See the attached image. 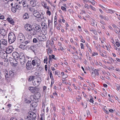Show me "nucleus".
Here are the masks:
<instances>
[{
    "label": "nucleus",
    "instance_id": "obj_1",
    "mask_svg": "<svg viewBox=\"0 0 120 120\" xmlns=\"http://www.w3.org/2000/svg\"><path fill=\"white\" fill-rule=\"evenodd\" d=\"M28 116L25 117L26 120H36V114L32 112H29Z\"/></svg>",
    "mask_w": 120,
    "mask_h": 120
},
{
    "label": "nucleus",
    "instance_id": "obj_2",
    "mask_svg": "<svg viewBox=\"0 0 120 120\" xmlns=\"http://www.w3.org/2000/svg\"><path fill=\"white\" fill-rule=\"evenodd\" d=\"M25 29L27 31L30 32V34L32 35L35 34L33 30V28L32 27L31 25L30 24H26L25 26Z\"/></svg>",
    "mask_w": 120,
    "mask_h": 120
},
{
    "label": "nucleus",
    "instance_id": "obj_3",
    "mask_svg": "<svg viewBox=\"0 0 120 120\" xmlns=\"http://www.w3.org/2000/svg\"><path fill=\"white\" fill-rule=\"evenodd\" d=\"M8 41L10 44L13 43L15 41V37L14 34L12 32H10L8 36Z\"/></svg>",
    "mask_w": 120,
    "mask_h": 120
},
{
    "label": "nucleus",
    "instance_id": "obj_4",
    "mask_svg": "<svg viewBox=\"0 0 120 120\" xmlns=\"http://www.w3.org/2000/svg\"><path fill=\"white\" fill-rule=\"evenodd\" d=\"M19 57L21 63L23 65L26 62L27 60L25 58L24 53L22 52L20 53Z\"/></svg>",
    "mask_w": 120,
    "mask_h": 120
},
{
    "label": "nucleus",
    "instance_id": "obj_5",
    "mask_svg": "<svg viewBox=\"0 0 120 120\" xmlns=\"http://www.w3.org/2000/svg\"><path fill=\"white\" fill-rule=\"evenodd\" d=\"M32 64L34 66H35L36 64L37 67H38L40 65L41 61L40 59L37 57H35L34 59L32 61Z\"/></svg>",
    "mask_w": 120,
    "mask_h": 120
},
{
    "label": "nucleus",
    "instance_id": "obj_6",
    "mask_svg": "<svg viewBox=\"0 0 120 120\" xmlns=\"http://www.w3.org/2000/svg\"><path fill=\"white\" fill-rule=\"evenodd\" d=\"M41 82V80L40 78L36 77L32 81V83L34 86L37 87L39 86Z\"/></svg>",
    "mask_w": 120,
    "mask_h": 120
},
{
    "label": "nucleus",
    "instance_id": "obj_7",
    "mask_svg": "<svg viewBox=\"0 0 120 120\" xmlns=\"http://www.w3.org/2000/svg\"><path fill=\"white\" fill-rule=\"evenodd\" d=\"M33 15L36 18H40L41 19H44L43 16H42L38 11H37V9L33 12Z\"/></svg>",
    "mask_w": 120,
    "mask_h": 120
},
{
    "label": "nucleus",
    "instance_id": "obj_8",
    "mask_svg": "<svg viewBox=\"0 0 120 120\" xmlns=\"http://www.w3.org/2000/svg\"><path fill=\"white\" fill-rule=\"evenodd\" d=\"M37 38L40 41H45L46 39V37L43 34L38 35L37 37Z\"/></svg>",
    "mask_w": 120,
    "mask_h": 120
},
{
    "label": "nucleus",
    "instance_id": "obj_9",
    "mask_svg": "<svg viewBox=\"0 0 120 120\" xmlns=\"http://www.w3.org/2000/svg\"><path fill=\"white\" fill-rule=\"evenodd\" d=\"M18 41L20 43H23L25 40V37L23 34L22 33L20 34L18 38Z\"/></svg>",
    "mask_w": 120,
    "mask_h": 120
},
{
    "label": "nucleus",
    "instance_id": "obj_10",
    "mask_svg": "<svg viewBox=\"0 0 120 120\" xmlns=\"http://www.w3.org/2000/svg\"><path fill=\"white\" fill-rule=\"evenodd\" d=\"M33 28V30H34L33 31L35 32V34H34L33 35H34L36 34L37 32L40 33L42 31L41 27L39 25H37L36 26H35V27Z\"/></svg>",
    "mask_w": 120,
    "mask_h": 120
},
{
    "label": "nucleus",
    "instance_id": "obj_11",
    "mask_svg": "<svg viewBox=\"0 0 120 120\" xmlns=\"http://www.w3.org/2000/svg\"><path fill=\"white\" fill-rule=\"evenodd\" d=\"M9 60L12 66H15L17 65L16 61L15 59L11 57H9Z\"/></svg>",
    "mask_w": 120,
    "mask_h": 120
},
{
    "label": "nucleus",
    "instance_id": "obj_12",
    "mask_svg": "<svg viewBox=\"0 0 120 120\" xmlns=\"http://www.w3.org/2000/svg\"><path fill=\"white\" fill-rule=\"evenodd\" d=\"M28 89L31 93H36V92H37L38 90V88L33 86L29 87Z\"/></svg>",
    "mask_w": 120,
    "mask_h": 120
},
{
    "label": "nucleus",
    "instance_id": "obj_13",
    "mask_svg": "<svg viewBox=\"0 0 120 120\" xmlns=\"http://www.w3.org/2000/svg\"><path fill=\"white\" fill-rule=\"evenodd\" d=\"M32 64L31 61L29 60L28 61L26 65V67L27 70H30L32 69Z\"/></svg>",
    "mask_w": 120,
    "mask_h": 120
},
{
    "label": "nucleus",
    "instance_id": "obj_14",
    "mask_svg": "<svg viewBox=\"0 0 120 120\" xmlns=\"http://www.w3.org/2000/svg\"><path fill=\"white\" fill-rule=\"evenodd\" d=\"M7 50H6V51H4L2 52L3 56L2 57V58L4 59H6L5 60L6 61H7V59H6L7 58Z\"/></svg>",
    "mask_w": 120,
    "mask_h": 120
},
{
    "label": "nucleus",
    "instance_id": "obj_15",
    "mask_svg": "<svg viewBox=\"0 0 120 120\" xmlns=\"http://www.w3.org/2000/svg\"><path fill=\"white\" fill-rule=\"evenodd\" d=\"M13 56L17 60L19 59V54L17 52H14L13 53Z\"/></svg>",
    "mask_w": 120,
    "mask_h": 120
},
{
    "label": "nucleus",
    "instance_id": "obj_16",
    "mask_svg": "<svg viewBox=\"0 0 120 120\" xmlns=\"http://www.w3.org/2000/svg\"><path fill=\"white\" fill-rule=\"evenodd\" d=\"M36 92L37 93L35 94L34 96L37 101H38V100L39 99L40 97L41 94L39 92Z\"/></svg>",
    "mask_w": 120,
    "mask_h": 120
},
{
    "label": "nucleus",
    "instance_id": "obj_17",
    "mask_svg": "<svg viewBox=\"0 0 120 120\" xmlns=\"http://www.w3.org/2000/svg\"><path fill=\"white\" fill-rule=\"evenodd\" d=\"M15 73V72L14 71H9V75L10 77H13Z\"/></svg>",
    "mask_w": 120,
    "mask_h": 120
},
{
    "label": "nucleus",
    "instance_id": "obj_18",
    "mask_svg": "<svg viewBox=\"0 0 120 120\" xmlns=\"http://www.w3.org/2000/svg\"><path fill=\"white\" fill-rule=\"evenodd\" d=\"M6 32L5 30L3 29H0V34L3 36H5L6 34Z\"/></svg>",
    "mask_w": 120,
    "mask_h": 120
},
{
    "label": "nucleus",
    "instance_id": "obj_19",
    "mask_svg": "<svg viewBox=\"0 0 120 120\" xmlns=\"http://www.w3.org/2000/svg\"><path fill=\"white\" fill-rule=\"evenodd\" d=\"M8 22L12 25L14 24V22L13 19L11 18L8 17Z\"/></svg>",
    "mask_w": 120,
    "mask_h": 120
},
{
    "label": "nucleus",
    "instance_id": "obj_20",
    "mask_svg": "<svg viewBox=\"0 0 120 120\" xmlns=\"http://www.w3.org/2000/svg\"><path fill=\"white\" fill-rule=\"evenodd\" d=\"M29 15L27 13H25L23 15V18L24 19H28Z\"/></svg>",
    "mask_w": 120,
    "mask_h": 120
},
{
    "label": "nucleus",
    "instance_id": "obj_21",
    "mask_svg": "<svg viewBox=\"0 0 120 120\" xmlns=\"http://www.w3.org/2000/svg\"><path fill=\"white\" fill-rule=\"evenodd\" d=\"M30 4L33 7H34L36 4V0H31L30 1Z\"/></svg>",
    "mask_w": 120,
    "mask_h": 120
},
{
    "label": "nucleus",
    "instance_id": "obj_22",
    "mask_svg": "<svg viewBox=\"0 0 120 120\" xmlns=\"http://www.w3.org/2000/svg\"><path fill=\"white\" fill-rule=\"evenodd\" d=\"M8 54L11 53L13 51V47L11 46L8 47Z\"/></svg>",
    "mask_w": 120,
    "mask_h": 120
},
{
    "label": "nucleus",
    "instance_id": "obj_23",
    "mask_svg": "<svg viewBox=\"0 0 120 120\" xmlns=\"http://www.w3.org/2000/svg\"><path fill=\"white\" fill-rule=\"evenodd\" d=\"M14 7L19 10H20L21 9V6L19 5L18 4H15L14 5Z\"/></svg>",
    "mask_w": 120,
    "mask_h": 120
},
{
    "label": "nucleus",
    "instance_id": "obj_24",
    "mask_svg": "<svg viewBox=\"0 0 120 120\" xmlns=\"http://www.w3.org/2000/svg\"><path fill=\"white\" fill-rule=\"evenodd\" d=\"M19 47L22 49L24 50L26 49V46L25 44H20L19 46Z\"/></svg>",
    "mask_w": 120,
    "mask_h": 120
},
{
    "label": "nucleus",
    "instance_id": "obj_25",
    "mask_svg": "<svg viewBox=\"0 0 120 120\" xmlns=\"http://www.w3.org/2000/svg\"><path fill=\"white\" fill-rule=\"evenodd\" d=\"M38 101H34L30 105L33 107L35 108L36 107L37 105V102Z\"/></svg>",
    "mask_w": 120,
    "mask_h": 120
},
{
    "label": "nucleus",
    "instance_id": "obj_26",
    "mask_svg": "<svg viewBox=\"0 0 120 120\" xmlns=\"http://www.w3.org/2000/svg\"><path fill=\"white\" fill-rule=\"evenodd\" d=\"M4 73L5 75V79L7 80V79L8 78V71L7 70H5L4 71Z\"/></svg>",
    "mask_w": 120,
    "mask_h": 120
},
{
    "label": "nucleus",
    "instance_id": "obj_27",
    "mask_svg": "<svg viewBox=\"0 0 120 120\" xmlns=\"http://www.w3.org/2000/svg\"><path fill=\"white\" fill-rule=\"evenodd\" d=\"M30 98L31 100L33 101V102L37 101V100L35 99V98L34 96L31 95L30 96Z\"/></svg>",
    "mask_w": 120,
    "mask_h": 120
},
{
    "label": "nucleus",
    "instance_id": "obj_28",
    "mask_svg": "<svg viewBox=\"0 0 120 120\" xmlns=\"http://www.w3.org/2000/svg\"><path fill=\"white\" fill-rule=\"evenodd\" d=\"M37 8L36 7H33L29 8V10L30 11L32 12H33Z\"/></svg>",
    "mask_w": 120,
    "mask_h": 120
},
{
    "label": "nucleus",
    "instance_id": "obj_29",
    "mask_svg": "<svg viewBox=\"0 0 120 120\" xmlns=\"http://www.w3.org/2000/svg\"><path fill=\"white\" fill-rule=\"evenodd\" d=\"M36 77L34 76H30L29 79V81H33L36 78Z\"/></svg>",
    "mask_w": 120,
    "mask_h": 120
},
{
    "label": "nucleus",
    "instance_id": "obj_30",
    "mask_svg": "<svg viewBox=\"0 0 120 120\" xmlns=\"http://www.w3.org/2000/svg\"><path fill=\"white\" fill-rule=\"evenodd\" d=\"M47 50V53L48 55H49V53L51 54L52 52V50L51 49L50 47H48Z\"/></svg>",
    "mask_w": 120,
    "mask_h": 120
},
{
    "label": "nucleus",
    "instance_id": "obj_31",
    "mask_svg": "<svg viewBox=\"0 0 120 120\" xmlns=\"http://www.w3.org/2000/svg\"><path fill=\"white\" fill-rule=\"evenodd\" d=\"M105 11L106 12L110 13H113L114 11L112 10V9H106V10Z\"/></svg>",
    "mask_w": 120,
    "mask_h": 120
},
{
    "label": "nucleus",
    "instance_id": "obj_32",
    "mask_svg": "<svg viewBox=\"0 0 120 120\" xmlns=\"http://www.w3.org/2000/svg\"><path fill=\"white\" fill-rule=\"evenodd\" d=\"M16 8L14 6V7H12L11 8V11L14 13L15 12L17 11Z\"/></svg>",
    "mask_w": 120,
    "mask_h": 120
},
{
    "label": "nucleus",
    "instance_id": "obj_33",
    "mask_svg": "<svg viewBox=\"0 0 120 120\" xmlns=\"http://www.w3.org/2000/svg\"><path fill=\"white\" fill-rule=\"evenodd\" d=\"M21 2L22 3L23 7H25L26 6L27 4H26V2L25 0H22Z\"/></svg>",
    "mask_w": 120,
    "mask_h": 120
},
{
    "label": "nucleus",
    "instance_id": "obj_34",
    "mask_svg": "<svg viewBox=\"0 0 120 120\" xmlns=\"http://www.w3.org/2000/svg\"><path fill=\"white\" fill-rule=\"evenodd\" d=\"M95 20L94 19H92L91 21L90 24L92 26H94L95 25Z\"/></svg>",
    "mask_w": 120,
    "mask_h": 120
},
{
    "label": "nucleus",
    "instance_id": "obj_35",
    "mask_svg": "<svg viewBox=\"0 0 120 120\" xmlns=\"http://www.w3.org/2000/svg\"><path fill=\"white\" fill-rule=\"evenodd\" d=\"M35 48V47L34 45H31L30 48V49L33 52H34Z\"/></svg>",
    "mask_w": 120,
    "mask_h": 120
},
{
    "label": "nucleus",
    "instance_id": "obj_36",
    "mask_svg": "<svg viewBox=\"0 0 120 120\" xmlns=\"http://www.w3.org/2000/svg\"><path fill=\"white\" fill-rule=\"evenodd\" d=\"M2 44H3L4 45H7V41L6 40H3L2 41Z\"/></svg>",
    "mask_w": 120,
    "mask_h": 120
},
{
    "label": "nucleus",
    "instance_id": "obj_37",
    "mask_svg": "<svg viewBox=\"0 0 120 120\" xmlns=\"http://www.w3.org/2000/svg\"><path fill=\"white\" fill-rule=\"evenodd\" d=\"M45 59L44 60V63H46V64L47 63L48 58L47 56H45L44 57Z\"/></svg>",
    "mask_w": 120,
    "mask_h": 120
},
{
    "label": "nucleus",
    "instance_id": "obj_38",
    "mask_svg": "<svg viewBox=\"0 0 120 120\" xmlns=\"http://www.w3.org/2000/svg\"><path fill=\"white\" fill-rule=\"evenodd\" d=\"M49 75H50V77L51 79V80H54V79L53 78L52 74V71H50L49 72Z\"/></svg>",
    "mask_w": 120,
    "mask_h": 120
},
{
    "label": "nucleus",
    "instance_id": "obj_39",
    "mask_svg": "<svg viewBox=\"0 0 120 120\" xmlns=\"http://www.w3.org/2000/svg\"><path fill=\"white\" fill-rule=\"evenodd\" d=\"M98 70L96 69H95L94 71L95 74L97 76L98 75L99 73L98 72Z\"/></svg>",
    "mask_w": 120,
    "mask_h": 120
},
{
    "label": "nucleus",
    "instance_id": "obj_40",
    "mask_svg": "<svg viewBox=\"0 0 120 120\" xmlns=\"http://www.w3.org/2000/svg\"><path fill=\"white\" fill-rule=\"evenodd\" d=\"M115 86L117 88L116 90L117 91H118L120 89V85L118 84H116Z\"/></svg>",
    "mask_w": 120,
    "mask_h": 120
},
{
    "label": "nucleus",
    "instance_id": "obj_41",
    "mask_svg": "<svg viewBox=\"0 0 120 120\" xmlns=\"http://www.w3.org/2000/svg\"><path fill=\"white\" fill-rule=\"evenodd\" d=\"M24 101L26 103H30L31 102V101L30 100H27V99L25 98L24 99Z\"/></svg>",
    "mask_w": 120,
    "mask_h": 120
},
{
    "label": "nucleus",
    "instance_id": "obj_42",
    "mask_svg": "<svg viewBox=\"0 0 120 120\" xmlns=\"http://www.w3.org/2000/svg\"><path fill=\"white\" fill-rule=\"evenodd\" d=\"M30 42V40L29 39H28V40H26V41H25V40L23 42V43L24 44H26L28 43H29Z\"/></svg>",
    "mask_w": 120,
    "mask_h": 120
},
{
    "label": "nucleus",
    "instance_id": "obj_43",
    "mask_svg": "<svg viewBox=\"0 0 120 120\" xmlns=\"http://www.w3.org/2000/svg\"><path fill=\"white\" fill-rule=\"evenodd\" d=\"M33 41L34 43H36L38 42V40L37 39L34 38L33 40Z\"/></svg>",
    "mask_w": 120,
    "mask_h": 120
},
{
    "label": "nucleus",
    "instance_id": "obj_44",
    "mask_svg": "<svg viewBox=\"0 0 120 120\" xmlns=\"http://www.w3.org/2000/svg\"><path fill=\"white\" fill-rule=\"evenodd\" d=\"M95 3H96V2L95 1H94V0H92V2L91 3V4L93 5H94Z\"/></svg>",
    "mask_w": 120,
    "mask_h": 120
},
{
    "label": "nucleus",
    "instance_id": "obj_45",
    "mask_svg": "<svg viewBox=\"0 0 120 120\" xmlns=\"http://www.w3.org/2000/svg\"><path fill=\"white\" fill-rule=\"evenodd\" d=\"M61 8L63 11H66V8L62 6Z\"/></svg>",
    "mask_w": 120,
    "mask_h": 120
},
{
    "label": "nucleus",
    "instance_id": "obj_46",
    "mask_svg": "<svg viewBox=\"0 0 120 120\" xmlns=\"http://www.w3.org/2000/svg\"><path fill=\"white\" fill-rule=\"evenodd\" d=\"M85 8H87L88 9H89V6L88 4H85Z\"/></svg>",
    "mask_w": 120,
    "mask_h": 120
},
{
    "label": "nucleus",
    "instance_id": "obj_47",
    "mask_svg": "<svg viewBox=\"0 0 120 120\" xmlns=\"http://www.w3.org/2000/svg\"><path fill=\"white\" fill-rule=\"evenodd\" d=\"M95 35L97 34V33L96 30L95 29H94L93 31V32Z\"/></svg>",
    "mask_w": 120,
    "mask_h": 120
},
{
    "label": "nucleus",
    "instance_id": "obj_48",
    "mask_svg": "<svg viewBox=\"0 0 120 120\" xmlns=\"http://www.w3.org/2000/svg\"><path fill=\"white\" fill-rule=\"evenodd\" d=\"M116 45L118 47H119L120 46V43L118 42H116Z\"/></svg>",
    "mask_w": 120,
    "mask_h": 120
},
{
    "label": "nucleus",
    "instance_id": "obj_49",
    "mask_svg": "<svg viewBox=\"0 0 120 120\" xmlns=\"http://www.w3.org/2000/svg\"><path fill=\"white\" fill-rule=\"evenodd\" d=\"M104 16L103 15H99V17L101 19H104Z\"/></svg>",
    "mask_w": 120,
    "mask_h": 120
},
{
    "label": "nucleus",
    "instance_id": "obj_50",
    "mask_svg": "<svg viewBox=\"0 0 120 120\" xmlns=\"http://www.w3.org/2000/svg\"><path fill=\"white\" fill-rule=\"evenodd\" d=\"M104 19L107 21L109 20L108 17L105 16H104Z\"/></svg>",
    "mask_w": 120,
    "mask_h": 120
},
{
    "label": "nucleus",
    "instance_id": "obj_51",
    "mask_svg": "<svg viewBox=\"0 0 120 120\" xmlns=\"http://www.w3.org/2000/svg\"><path fill=\"white\" fill-rule=\"evenodd\" d=\"M83 2L85 4L88 2L89 0H83Z\"/></svg>",
    "mask_w": 120,
    "mask_h": 120
},
{
    "label": "nucleus",
    "instance_id": "obj_52",
    "mask_svg": "<svg viewBox=\"0 0 120 120\" xmlns=\"http://www.w3.org/2000/svg\"><path fill=\"white\" fill-rule=\"evenodd\" d=\"M47 13L48 15H51L50 11H49L48 10L47 11Z\"/></svg>",
    "mask_w": 120,
    "mask_h": 120
},
{
    "label": "nucleus",
    "instance_id": "obj_53",
    "mask_svg": "<svg viewBox=\"0 0 120 120\" xmlns=\"http://www.w3.org/2000/svg\"><path fill=\"white\" fill-rule=\"evenodd\" d=\"M98 55V54L97 52H94L93 53H92V56H94L95 55Z\"/></svg>",
    "mask_w": 120,
    "mask_h": 120
},
{
    "label": "nucleus",
    "instance_id": "obj_54",
    "mask_svg": "<svg viewBox=\"0 0 120 120\" xmlns=\"http://www.w3.org/2000/svg\"><path fill=\"white\" fill-rule=\"evenodd\" d=\"M4 16L2 15L0 16V19H4Z\"/></svg>",
    "mask_w": 120,
    "mask_h": 120
},
{
    "label": "nucleus",
    "instance_id": "obj_55",
    "mask_svg": "<svg viewBox=\"0 0 120 120\" xmlns=\"http://www.w3.org/2000/svg\"><path fill=\"white\" fill-rule=\"evenodd\" d=\"M80 46H81V48L83 49L84 48L83 44L82 43H81L80 44Z\"/></svg>",
    "mask_w": 120,
    "mask_h": 120
},
{
    "label": "nucleus",
    "instance_id": "obj_56",
    "mask_svg": "<svg viewBox=\"0 0 120 120\" xmlns=\"http://www.w3.org/2000/svg\"><path fill=\"white\" fill-rule=\"evenodd\" d=\"M44 7L45 8H46L47 7V5L46 3H44Z\"/></svg>",
    "mask_w": 120,
    "mask_h": 120
},
{
    "label": "nucleus",
    "instance_id": "obj_57",
    "mask_svg": "<svg viewBox=\"0 0 120 120\" xmlns=\"http://www.w3.org/2000/svg\"><path fill=\"white\" fill-rule=\"evenodd\" d=\"M52 59V58L51 57V56L50 55L49 56V62L50 63V60H51Z\"/></svg>",
    "mask_w": 120,
    "mask_h": 120
},
{
    "label": "nucleus",
    "instance_id": "obj_58",
    "mask_svg": "<svg viewBox=\"0 0 120 120\" xmlns=\"http://www.w3.org/2000/svg\"><path fill=\"white\" fill-rule=\"evenodd\" d=\"M109 60L112 63H113L114 62V61L113 59L111 57L110 58Z\"/></svg>",
    "mask_w": 120,
    "mask_h": 120
},
{
    "label": "nucleus",
    "instance_id": "obj_59",
    "mask_svg": "<svg viewBox=\"0 0 120 120\" xmlns=\"http://www.w3.org/2000/svg\"><path fill=\"white\" fill-rule=\"evenodd\" d=\"M109 111L110 112H114L113 110L112 109H109Z\"/></svg>",
    "mask_w": 120,
    "mask_h": 120
},
{
    "label": "nucleus",
    "instance_id": "obj_60",
    "mask_svg": "<svg viewBox=\"0 0 120 120\" xmlns=\"http://www.w3.org/2000/svg\"><path fill=\"white\" fill-rule=\"evenodd\" d=\"M51 23V22L49 20H48V26L49 27V26L50 25Z\"/></svg>",
    "mask_w": 120,
    "mask_h": 120
},
{
    "label": "nucleus",
    "instance_id": "obj_61",
    "mask_svg": "<svg viewBox=\"0 0 120 120\" xmlns=\"http://www.w3.org/2000/svg\"><path fill=\"white\" fill-rule=\"evenodd\" d=\"M10 120H17V119L15 117H12L11 118Z\"/></svg>",
    "mask_w": 120,
    "mask_h": 120
},
{
    "label": "nucleus",
    "instance_id": "obj_62",
    "mask_svg": "<svg viewBox=\"0 0 120 120\" xmlns=\"http://www.w3.org/2000/svg\"><path fill=\"white\" fill-rule=\"evenodd\" d=\"M45 69L46 71H47V65H46L45 66Z\"/></svg>",
    "mask_w": 120,
    "mask_h": 120
},
{
    "label": "nucleus",
    "instance_id": "obj_63",
    "mask_svg": "<svg viewBox=\"0 0 120 120\" xmlns=\"http://www.w3.org/2000/svg\"><path fill=\"white\" fill-rule=\"evenodd\" d=\"M52 107L54 111L56 110V107L55 105H53Z\"/></svg>",
    "mask_w": 120,
    "mask_h": 120
},
{
    "label": "nucleus",
    "instance_id": "obj_64",
    "mask_svg": "<svg viewBox=\"0 0 120 120\" xmlns=\"http://www.w3.org/2000/svg\"><path fill=\"white\" fill-rule=\"evenodd\" d=\"M91 9L94 11H96V10L95 8L93 7L92 8H91Z\"/></svg>",
    "mask_w": 120,
    "mask_h": 120
}]
</instances>
